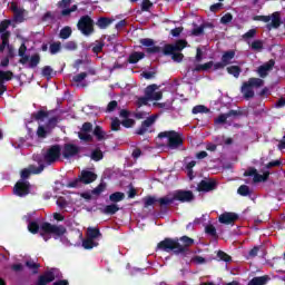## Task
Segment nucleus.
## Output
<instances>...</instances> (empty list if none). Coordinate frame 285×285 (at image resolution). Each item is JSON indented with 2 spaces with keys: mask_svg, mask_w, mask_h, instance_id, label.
Instances as JSON below:
<instances>
[{
  "mask_svg": "<svg viewBox=\"0 0 285 285\" xmlns=\"http://www.w3.org/2000/svg\"><path fill=\"white\" fill-rule=\"evenodd\" d=\"M264 86V79L252 77L247 81H244L240 87L243 98L248 101L255 97L254 88H262Z\"/></svg>",
  "mask_w": 285,
  "mask_h": 285,
  "instance_id": "20e7f679",
  "label": "nucleus"
},
{
  "mask_svg": "<svg viewBox=\"0 0 285 285\" xmlns=\"http://www.w3.org/2000/svg\"><path fill=\"white\" fill-rule=\"evenodd\" d=\"M92 130V122H85L78 132V138L80 141H86L87 144H90L92 141V135H90V131Z\"/></svg>",
  "mask_w": 285,
  "mask_h": 285,
  "instance_id": "a211bd4d",
  "label": "nucleus"
},
{
  "mask_svg": "<svg viewBox=\"0 0 285 285\" xmlns=\"http://www.w3.org/2000/svg\"><path fill=\"white\" fill-rule=\"evenodd\" d=\"M174 200L180 202V204H188L195 199V194L190 190L178 189L173 193Z\"/></svg>",
  "mask_w": 285,
  "mask_h": 285,
  "instance_id": "2eb2a0df",
  "label": "nucleus"
},
{
  "mask_svg": "<svg viewBox=\"0 0 285 285\" xmlns=\"http://www.w3.org/2000/svg\"><path fill=\"white\" fill-rule=\"evenodd\" d=\"M235 59V50H227L223 53L220 61L225 62L226 66H230Z\"/></svg>",
  "mask_w": 285,
  "mask_h": 285,
  "instance_id": "cd10ccee",
  "label": "nucleus"
},
{
  "mask_svg": "<svg viewBox=\"0 0 285 285\" xmlns=\"http://www.w3.org/2000/svg\"><path fill=\"white\" fill-rule=\"evenodd\" d=\"M205 233L209 235V237H214V239H217L219 237L217 235V228H215L213 225H207L205 227Z\"/></svg>",
  "mask_w": 285,
  "mask_h": 285,
  "instance_id": "37998d69",
  "label": "nucleus"
},
{
  "mask_svg": "<svg viewBox=\"0 0 285 285\" xmlns=\"http://www.w3.org/2000/svg\"><path fill=\"white\" fill-rule=\"evenodd\" d=\"M144 57H146L145 52H137V51L132 52L128 57V63H139V61H141V59H144Z\"/></svg>",
  "mask_w": 285,
  "mask_h": 285,
  "instance_id": "c756f323",
  "label": "nucleus"
},
{
  "mask_svg": "<svg viewBox=\"0 0 285 285\" xmlns=\"http://www.w3.org/2000/svg\"><path fill=\"white\" fill-rule=\"evenodd\" d=\"M72 37V28L70 26L63 27L59 32V39H70Z\"/></svg>",
  "mask_w": 285,
  "mask_h": 285,
  "instance_id": "c9c22d12",
  "label": "nucleus"
},
{
  "mask_svg": "<svg viewBox=\"0 0 285 285\" xmlns=\"http://www.w3.org/2000/svg\"><path fill=\"white\" fill-rule=\"evenodd\" d=\"M39 166H35V165H31L28 168H24L21 170L20 173V177L22 181H26V179H29L30 178V175H41V173H43L45 168H46V165L43 164V160L42 159H38L37 160Z\"/></svg>",
  "mask_w": 285,
  "mask_h": 285,
  "instance_id": "9b49d317",
  "label": "nucleus"
},
{
  "mask_svg": "<svg viewBox=\"0 0 285 285\" xmlns=\"http://www.w3.org/2000/svg\"><path fill=\"white\" fill-rule=\"evenodd\" d=\"M155 121H157V116L153 115L144 120L141 124L148 129L150 128V126H153V124H155Z\"/></svg>",
  "mask_w": 285,
  "mask_h": 285,
  "instance_id": "6e6d98bb",
  "label": "nucleus"
},
{
  "mask_svg": "<svg viewBox=\"0 0 285 285\" xmlns=\"http://www.w3.org/2000/svg\"><path fill=\"white\" fill-rule=\"evenodd\" d=\"M124 199H126V194L121 191L109 195V200L112 202V204H119V202H124Z\"/></svg>",
  "mask_w": 285,
  "mask_h": 285,
  "instance_id": "f704fd0d",
  "label": "nucleus"
},
{
  "mask_svg": "<svg viewBox=\"0 0 285 285\" xmlns=\"http://www.w3.org/2000/svg\"><path fill=\"white\" fill-rule=\"evenodd\" d=\"M31 188L32 186L30 185V181L18 180L13 186V195H17V197H28V195H30Z\"/></svg>",
  "mask_w": 285,
  "mask_h": 285,
  "instance_id": "ddd939ff",
  "label": "nucleus"
},
{
  "mask_svg": "<svg viewBox=\"0 0 285 285\" xmlns=\"http://www.w3.org/2000/svg\"><path fill=\"white\" fill-rule=\"evenodd\" d=\"M92 132L97 141H106V139H108V135L101 126H96Z\"/></svg>",
  "mask_w": 285,
  "mask_h": 285,
  "instance_id": "bb28decb",
  "label": "nucleus"
},
{
  "mask_svg": "<svg viewBox=\"0 0 285 285\" xmlns=\"http://www.w3.org/2000/svg\"><path fill=\"white\" fill-rule=\"evenodd\" d=\"M28 230L29 233H31L32 235H37V233H39V223L38 222H30L28 224Z\"/></svg>",
  "mask_w": 285,
  "mask_h": 285,
  "instance_id": "09e8293b",
  "label": "nucleus"
},
{
  "mask_svg": "<svg viewBox=\"0 0 285 285\" xmlns=\"http://www.w3.org/2000/svg\"><path fill=\"white\" fill-rule=\"evenodd\" d=\"M26 266H28L30 271H33V273H38L39 268H41V265L39 263H35L33 261H27Z\"/></svg>",
  "mask_w": 285,
  "mask_h": 285,
  "instance_id": "864d4df0",
  "label": "nucleus"
},
{
  "mask_svg": "<svg viewBox=\"0 0 285 285\" xmlns=\"http://www.w3.org/2000/svg\"><path fill=\"white\" fill-rule=\"evenodd\" d=\"M159 86L153 83L146 87L145 97H139L137 100V107L148 106V101H159L164 97V92L157 91Z\"/></svg>",
  "mask_w": 285,
  "mask_h": 285,
  "instance_id": "7ed1b4c3",
  "label": "nucleus"
},
{
  "mask_svg": "<svg viewBox=\"0 0 285 285\" xmlns=\"http://www.w3.org/2000/svg\"><path fill=\"white\" fill-rule=\"evenodd\" d=\"M56 277H59V269L58 268H51L50 271L45 272V274L39 276L37 285L50 284V282H55Z\"/></svg>",
  "mask_w": 285,
  "mask_h": 285,
  "instance_id": "dca6fc26",
  "label": "nucleus"
},
{
  "mask_svg": "<svg viewBox=\"0 0 285 285\" xmlns=\"http://www.w3.org/2000/svg\"><path fill=\"white\" fill-rule=\"evenodd\" d=\"M228 75H232V77H235V79H239V76L242 75V67L239 66H229L227 67Z\"/></svg>",
  "mask_w": 285,
  "mask_h": 285,
  "instance_id": "e433bc0d",
  "label": "nucleus"
},
{
  "mask_svg": "<svg viewBox=\"0 0 285 285\" xmlns=\"http://www.w3.org/2000/svg\"><path fill=\"white\" fill-rule=\"evenodd\" d=\"M106 183H100L96 188L91 190V195H96V197H99L104 190H106Z\"/></svg>",
  "mask_w": 285,
  "mask_h": 285,
  "instance_id": "de8ad7c7",
  "label": "nucleus"
},
{
  "mask_svg": "<svg viewBox=\"0 0 285 285\" xmlns=\"http://www.w3.org/2000/svg\"><path fill=\"white\" fill-rule=\"evenodd\" d=\"M157 204H159L161 210H168V207L175 204L174 194L158 198Z\"/></svg>",
  "mask_w": 285,
  "mask_h": 285,
  "instance_id": "b1692460",
  "label": "nucleus"
},
{
  "mask_svg": "<svg viewBox=\"0 0 285 285\" xmlns=\"http://www.w3.org/2000/svg\"><path fill=\"white\" fill-rule=\"evenodd\" d=\"M78 48V45L75 42V41H68L66 45H65V50H77Z\"/></svg>",
  "mask_w": 285,
  "mask_h": 285,
  "instance_id": "774afa93",
  "label": "nucleus"
},
{
  "mask_svg": "<svg viewBox=\"0 0 285 285\" xmlns=\"http://www.w3.org/2000/svg\"><path fill=\"white\" fill-rule=\"evenodd\" d=\"M218 183L215 179L200 180L197 185L198 193H213L217 190Z\"/></svg>",
  "mask_w": 285,
  "mask_h": 285,
  "instance_id": "f3484780",
  "label": "nucleus"
},
{
  "mask_svg": "<svg viewBox=\"0 0 285 285\" xmlns=\"http://www.w3.org/2000/svg\"><path fill=\"white\" fill-rule=\"evenodd\" d=\"M104 46H106L104 41L96 40V45L91 49L94 55H99V52H104Z\"/></svg>",
  "mask_w": 285,
  "mask_h": 285,
  "instance_id": "49530a36",
  "label": "nucleus"
},
{
  "mask_svg": "<svg viewBox=\"0 0 285 285\" xmlns=\"http://www.w3.org/2000/svg\"><path fill=\"white\" fill-rule=\"evenodd\" d=\"M101 213H104V215H116L119 213V206L116 204L107 205Z\"/></svg>",
  "mask_w": 285,
  "mask_h": 285,
  "instance_id": "72a5a7b5",
  "label": "nucleus"
},
{
  "mask_svg": "<svg viewBox=\"0 0 285 285\" xmlns=\"http://www.w3.org/2000/svg\"><path fill=\"white\" fill-rule=\"evenodd\" d=\"M42 77H46V79H52V76L56 75L55 69L50 66H45L41 71Z\"/></svg>",
  "mask_w": 285,
  "mask_h": 285,
  "instance_id": "ea45409f",
  "label": "nucleus"
},
{
  "mask_svg": "<svg viewBox=\"0 0 285 285\" xmlns=\"http://www.w3.org/2000/svg\"><path fill=\"white\" fill-rule=\"evenodd\" d=\"M80 184H81V180H80V177L78 176V178L67 184V188H79Z\"/></svg>",
  "mask_w": 285,
  "mask_h": 285,
  "instance_id": "69168bd1",
  "label": "nucleus"
},
{
  "mask_svg": "<svg viewBox=\"0 0 285 285\" xmlns=\"http://www.w3.org/2000/svg\"><path fill=\"white\" fill-rule=\"evenodd\" d=\"M268 177H271V171H265L263 175L256 171L253 181L254 184H261L262 181H268Z\"/></svg>",
  "mask_w": 285,
  "mask_h": 285,
  "instance_id": "473e14b6",
  "label": "nucleus"
},
{
  "mask_svg": "<svg viewBox=\"0 0 285 285\" xmlns=\"http://www.w3.org/2000/svg\"><path fill=\"white\" fill-rule=\"evenodd\" d=\"M95 246H99V243H96L95 239H92V238H87L82 242V247L86 250H90V249L95 248Z\"/></svg>",
  "mask_w": 285,
  "mask_h": 285,
  "instance_id": "a19ab883",
  "label": "nucleus"
},
{
  "mask_svg": "<svg viewBox=\"0 0 285 285\" xmlns=\"http://www.w3.org/2000/svg\"><path fill=\"white\" fill-rule=\"evenodd\" d=\"M255 21H263V23H268V30L272 28L277 29L279 26H282V16L276 11L272 13V16H256Z\"/></svg>",
  "mask_w": 285,
  "mask_h": 285,
  "instance_id": "1a4fd4ad",
  "label": "nucleus"
},
{
  "mask_svg": "<svg viewBox=\"0 0 285 285\" xmlns=\"http://www.w3.org/2000/svg\"><path fill=\"white\" fill-rule=\"evenodd\" d=\"M91 159L94 161H101V159H104V151H101V149H95L91 153Z\"/></svg>",
  "mask_w": 285,
  "mask_h": 285,
  "instance_id": "8fccbe9b",
  "label": "nucleus"
},
{
  "mask_svg": "<svg viewBox=\"0 0 285 285\" xmlns=\"http://www.w3.org/2000/svg\"><path fill=\"white\" fill-rule=\"evenodd\" d=\"M206 28V24H202L199 27H195L193 30H191V35L194 37H202V35H204V30Z\"/></svg>",
  "mask_w": 285,
  "mask_h": 285,
  "instance_id": "5fc2aeb1",
  "label": "nucleus"
},
{
  "mask_svg": "<svg viewBox=\"0 0 285 285\" xmlns=\"http://www.w3.org/2000/svg\"><path fill=\"white\" fill-rule=\"evenodd\" d=\"M121 126H124V128H132V126H135V120L131 118H126L121 121Z\"/></svg>",
  "mask_w": 285,
  "mask_h": 285,
  "instance_id": "338daca9",
  "label": "nucleus"
},
{
  "mask_svg": "<svg viewBox=\"0 0 285 285\" xmlns=\"http://www.w3.org/2000/svg\"><path fill=\"white\" fill-rule=\"evenodd\" d=\"M119 106V102H117V100H111L108 105H107V109L106 112H115V110H117V107Z\"/></svg>",
  "mask_w": 285,
  "mask_h": 285,
  "instance_id": "bf43d9fd",
  "label": "nucleus"
},
{
  "mask_svg": "<svg viewBox=\"0 0 285 285\" xmlns=\"http://www.w3.org/2000/svg\"><path fill=\"white\" fill-rule=\"evenodd\" d=\"M181 242L184 245L179 244ZM195 244V239L183 236L179 239L165 238L157 245L158 250H164V253H175V255H188L190 253L189 246Z\"/></svg>",
  "mask_w": 285,
  "mask_h": 285,
  "instance_id": "f257e3e1",
  "label": "nucleus"
},
{
  "mask_svg": "<svg viewBox=\"0 0 285 285\" xmlns=\"http://www.w3.org/2000/svg\"><path fill=\"white\" fill-rule=\"evenodd\" d=\"M187 43L186 40H178L174 45L167 43L163 48V55H165V57H171L173 61H176L177 63H181V61H184V53H181V50L186 48Z\"/></svg>",
  "mask_w": 285,
  "mask_h": 285,
  "instance_id": "f03ea898",
  "label": "nucleus"
},
{
  "mask_svg": "<svg viewBox=\"0 0 285 285\" xmlns=\"http://www.w3.org/2000/svg\"><path fill=\"white\" fill-rule=\"evenodd\" d=\"M78 177H80L81 184H85V185L97 181V174H95V171H90L86 169H83Z\"/></svg>",
  "mask_w": 285,
  "mask_h": 285,
  "instance_id": "5701e85b",
  "label": "nucleus"
},
{
  "mask_svg": "<svg viewBox=\"0 0 285 285\" xmlns=\"http://www.w3.org/2000/svg\"><path fill=\"white\" fill-rule=\"evenodd\" d=\"M275 68V60L271 59L268 62L259 66L257 69L258 76L261 79H266L268 77V72Z\"/></svg>",
  "mask_w": 285,
  "mask_h": 285,
  "instance_id": "4be33fe9",
  "label": "nucleus"
},
{
  "mask_svg": "<svg viewBox=\"0 0 285 285\" xmlns=\"http://www.w3.org/2000/svg\"><path fill=\"white\" fill-rule=\"evenodd\" d=\"M237 219H239V215H237L233 212H225L219 216L218 222L220 224H225L228 226L230 224H235V222H237Z\"/></svg>",
  "mask_w": 285,
  "mask_h": 285,
  "instance_id": "412c9836",
  "label": "nucleus"
},
{
  "mask_svg": "<svg viewBox=\"0 0 285 285\" xmlns=\"http://www.w3.org/2000/svg\"><path fill=\"white\" fill-rule=\"evenodd\" d=\"M32 119H35L36 121H45L46 119H48L50 117V111H46V110H38L37 112H33L31 115Z\"/></svg>",
  "mask_w": 285,
  "mask_h": 285,
  "instance_id": "c85d7f7f",
  "label": "nucleus"
},
{
  "mask_svg": "<svg viewBox=\"0 0 285 285\" xmlns=\"http://www.w3.org/2000/svg\"><path fill=\"white\" fill-rule=\"evenodd\" d=\"M57 124H59V117H51L47 122V128H57Z\"/></svg>",
  "mask_w": 285,
  "mask_h": 285,
  "instance_id": "052dcab7",
  "label": "nucleus"
},
{
  "mask_svg": "<svg viewBox=\"0 0 285 285\" xmlns=\"http://www.w3.org/2000/svg\"><path fill=\"white\" fill-rule=\"evenodd\" d=\"M252 50H264V42L262 40H255L252 42Z\"/></svg>",
  "mask_w": 285,
  "mask_h": 285,
  "instance_id": "680f3d73",
  "label": "nucleus"
},
{
  "mask_svg": "<svg viewBox=\"0 0 285 285\" xmlns=\"http://www.w3.org/2000/svg\"><path fill=\"white\" fill-rule=\"evenodd\" d=\"M159 139H166L168 138V148L171 150H175L181 146H184V138L181 137V134L170 130V131H161L158 134Z\"/></svg>",
  "mask_w": 285,
  "mask_h": 285,
  "instance_id": "423d86ee",
  "label": "nucleus"
},
{
  "mask_svg": "<svg viewBox=\"0 0 285 285\" xmlns=\"http://www.w3.org/2000/svg\"><path fill=\"white\" fill-rule=\"evenodd\" d=\"M115 22L114 18L100 17L98 18L96 26L100 28V30H106L109 26Z\"/></svg>",
  "mask_w": 285,
  "mask_h": 285,
  "instance_id": "393cba45",
  "label": "nucleus"
},
{
  "mask_svg": "<svg viewBox=\"0 0 285 285\" xmlns=\"http://www.w3.org/2000/svg\"><path fill=\"white\" fill-rule=\"evenodd\" d=\"M40 230H42V233H46L47 235H55L56 237H63L67 232L63 225L57 226L50 223H42L40 226Z\"/></svg>",
  "mask_w": 285,
  "mask_h": 285,
  "instance_id": "f8f14e48",
  "label": "nucleus"
},
{
  "mask_svg": "<svg viewBox=\"0 0 285 285\" xmlns=\"http://www.w3.org/2000/svg\"><path fill=\"white\" fill-rule=\"evenodd\" d=\"M111 130L117 132L118 130H121V121L119 118H114L111 121Z\"/></svg>",
  "mask_w": 285,
  "mask_h": 285,
  "instance_id": "4d7b16f0",
  "label": "nucleus"
},
{
  "mask_svg": "<svg viewBox=\"0 0 285 285\" xmlns=\"http://www.w3.org/2000/svg\"><path fill=\"white\" fill-rule=\"evenodd\" d=\"M139 43L141 46H145V48H147L148 55H157L161 52V47L155 46V40L150 38H142L139 40Z\"/></svg>",
  "mask_w": 285,
  "mask_h": 285,
  "instance_id": "6ab92c4d",
  "label": "nucleus"
},
{
  "mask_svg": "<svg viewBox=\"0 0 285 285\" xmlns=\"http://www.w3.org/2000/svg\"><path fill=\"white\" fill-rule=\"evenodd\" d=\"M79 153H81V147L71 142H67L63 145L61 155L63 159H72V157H77Z\"/></svg>",
  "mask_w": 285,
  "mask_h": 285,
  "instance_id": "4468645a",
  "label": "nucleus"
},
{
  "mask_svg": "<svg viewBox=\"0 0 285 285\" xmlns=\"http://www.w3.org/2000/svg\"><path fill=\"white\" fill-rule=\"evenodd\" d=\"M86 77H88L87 72H80L72 77V81L75 83H81V81H83V79H86Z\"/></svg>",
  "mask_w": 285,
  "mask_h": 285,
  "instance_id": "13d9d810",
  "label": "nucleus"
},
{
  "mask_svg": "<svg viewBox=\"0 0 285 285\" xmlns=\"http://www.w3.org/2000/svg\"><path fill=\"white\" fill-rule=\"evenodd\" d=\"M77 28L81 35L90 37V35L95 33V20L90 16H82L78 20Z\"/></svg>",
  "mask_w": 285,
  "mask_h": 285,
  "instance_id": "6e6552de",
  "label": "nucleus"
},
{
  "mask_svg": "<svg viewBox=\"0 0 285 285\" xmlns=\"http://www.w3.org/2000/svg\"><path fill=\"white\" fill-rule=\"evenodd\" d=\"M150 8H153V2H150V0H142V3H141L142 12H148Z\"/></svg>",
  "mask_w": 285,
  "mask_h": 285,
  "instance_id": "0e129e2a",
  "label": "nucleus"
},
{
  "mask_svg": "<svg viewBox=\"0 0 285 285\" xmlns=\"http://www.w3.org/2000/svg\"><path fill=\"white\" fill-rule=\"evenodd\" d=\"M28 52V47L26 43H22L18 50V55L20 57L18 63H21V66H26L28 63V68L33 70V68H37L39 63H41V56L39 53H35L31 57L29 55H26Z\"/></svg>",
  "mask_w": 285,
  "mask_h": 285,
  "instance_id": "39448f33",
  "label": "nucleus"
},
{
  "mask_svg": "<svg viewBox=\"0 0 285 285\" xmlns=\"http://www.w3.org/2000/svg\"><path fill=\"white\" fill-rule=\"evenodd\" d=\"M157 202H158V199H156L155 196H147L144 198V208L154 206V204H157Z\"/></svg>",
  "mask_w": 285,
  "mask_h": 285,
  "instance_id": "3c124183",
  "label": "nucleus"
},
{
  "mask_svg": "<svg viewBox=\"0 0 285 285\" xmlns=\"http://www.w3.org/2000/svg\"><path fill=\"white\" fill-rule=\"evenodd\" d=\"M230 21H233V13H225V14L220 18V23H223L224 26L230 23Z\"/></svg>",
  "mask_w": 285,
  "mask_h": 285,
  "instance_id": "e2e57ef3",
  "label": "nucleus"
},
{
  "mask_svg": "<svg viewBox=\"0 0 285 285\" xmlns=\"http://www.w3.org/2000/svg\"><path fill=\"white\" fill-rule=\"evenodd\" d=\"M193 115L207 114L210 112V109L204 105H197L191 110Z\"/></svg>",
  "mask_w": 285,
  "mask_h": 285,
  "instance_id": "79ce46f5",
  "label": "nucleus"
},
{
  "mask_svg": "<svg viewBox=\"0 0 285 285\" xmlns=\"http://www.w3.org/2000/svg\"><path fill=\"white\" fill-rule=\"evenodd\" d=\"M217 257H218V259H220V262H227V263L233 262V257H230V255H228L224 250H218Z\"/></svg>",
  "mask_w": 285,
  "mask_h": 285,
  "instance_id": "603ef678",
  "label": "nucleus"
},
{
  "mask_svg": "<svg viewBox=\"0 0 285 285\" xmlns=\"http://www.w3.org/2000/svg\"><path fill=\"white\" fill-rule=\"evenodd\" d=\"M14 79V73L10 70H0V83H6V81H12Z\"/></svg>",
  "mask_w": 285,
  "mask_h": 285,
  "instance_id": "7c9ffc66",
  "label": "nucleus"
},
{
  "mask_svg": "<svg viewBox=\"0 0 285 285\" xmlns=\"http://www.w3.org/2000/svg\"><path fill=\"white\" fill-rule=\"evenodd\" d=\"M87 233H88L89 239H97V238L101 237V232L97 227H89L87 229Z\"/></svg>",
  "mask_w": 285,
  "mask_h": 285,
  "instance_id": "4c0bfd02",
  "label": "nucleus"
},
{
  "mask_svg": "<svg viewBox=\"0 0 285 285\" xmlns=\"http://www.w3.org/2000/svg\"><path fill=\"white\" fill-rule=\"evenodd\" d=\"M271 282V276L264 275V276H255L252 278L247 285H266Z\"/></svg>",
  "mask_w": 285,
  "mask_h": 285,
  "instance_id": "a878e982",
  "label": "nucleus"
},
{
  "mask_svg": "<svg viewBox=\"0 0 285 285\" xmlns=\"http://www.w3.org/2000/svg\"><path fill=\"white\" fill-rule=\"evenodd\" d=\"M10 32L1 35L0 52H3L6 48H10Z\"/></svg>",
  "mask_w": 285,
  "mask_h": 285,
  "instance_id": "2f4dec72",
  "label": "nucleus"
},
{
  "mask_svg": "<svg viewBox=\"0 0 285 285\" xmlns=\"http://www.w3.org/2000/svg\"><path fill=\"white\" fill-rule=\"evenodd\" d=\"M237 193L242 197H248V195H250V187H248V185H240L237 189Z\"/></svg>",
  "mask_w": 285,
  "mask_h": 285,
  "instance_id": "c03bdc74",
  "label": "nucleus"
},
{
  "mask_svg": "<svg viewBox=\"0 0 285 285\" xmlns=\"http://www.w3.org/2000/svg\"><path fill=\"white\" fill-rule=\"evenodd\" d=\"M12 26V20L10 19H4L0 22V35H6L10 31H8V28Z\"/></svg>",
  "mask_w": 285,
  "mask_h": 285,
  "instance_id": "58836bf2",
  "label": "nucleus"
},
{
  "mask_svg": "<svg viewBox=\"0 0 285 285\" xmlns=\"http://www.w3.org/2000/svg\"><path fill=\"white\" fill-rule=\"evenodd\" d=\"M10 10L13 12V21L16 23H23L26 21L24 18V9L19 8V6L16 2L11 3Z\"/></svg>",
  "mask_w": 285,
  "mask_h": 285,
  "instance_id": "aec40b11",
  "label": "nucleus"
},
{
  "mask_svg": "<svg viewBox=\"0 0 285 285\" xmlns=\"http://www.w3.org/2000/svg\"><path fill=\"white\" fill-rule=\"evenodd\" d=\"M42 157L47 166H52V164H57V161L61 159V145L50 146L42 155Z\"/></svg>",
  "mask_w": 285,
  "mask_h": 285,
  "instance_id": "0eeeda50",
  "label": "nucleus"
},
{
  "mask_svg": "<svg viewBox=\"0 0 285 285\" xmlns=\"http://www.w3.org/2000/svg\"><path fill=\"white\" fill-rule=\"evenodd\" d=\"M50 55H57L58 52H61V42L57 41L50 45L49 47Z\"/></svg>",
  "mask_w": 285,
  "mask_h": 285,
  "instance_id": "a18cd8bd",
  "label": "nucleus"
},
{
  "mask_svg": "<svg viewBox=\"0 0 285 285\" xmlns=\"http://www.w3.org/2000/svg\"><path fill=\"white\" fill-rule=\"evenodd\" d=\"M244 115L242 110L230 109L226 114H220L217 118H215L214 124H230V121H235V119H239Z\"/></svg>",
  "mask_w": 285,
  "mask_h": 285,
  "instance_id": "9d476101",
  "label": "nucleus"
}]
</instances>
